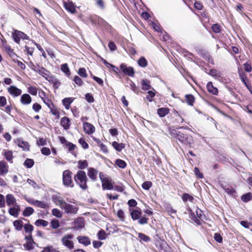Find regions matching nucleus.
Segmentation results:
<instances>
[{
  "label": "nucleus",
  "mask_w": 252,
  "mask_h": 252,
  "mask_svg": "<svg viewBox=\"0 0 252 252\" xmlns=\"http://www.w3.org/2000/svg\"><path fill=\"white\" fill-rule=\"evenodd\" d=\"M73 238V235L72 234H66L63 236L61 241L64 247L69 250H71L74 248V243L72 241Z\"/></svg>",
  "instance_id": "10"
},
{
  "label": "nucleus",
  "mask_w": 252,
  "mask_h": 252,
  "mask_svg": "<svg viewBox=\"0 0 252 252\" xmlns=\"http://www.w3.org/2000/svg\"><path fill=\"white\" fill-rule=\"evenodd\" d=\"M153 185V183L151 181H145L142 184V187L145 190H149Z\"/></svg>",
  "instance_id": "62"
},
{
  "label": "nucleus",
  "mask_w": 252,
  "mask_h": 252,
  "mask_svg": "<svg viewBox=\"0 0 252 252\" xmlns=\"http://www.w3.org/2000/svg\"><path fill=\"white\" fill-rule=\"evenodd\" d=\"M39 74L52 84L54 88H58L61 85V82H59L58 79L55 76L51 74L50 71L44 67L41 68Z\"/></svg>",
  "instance_id": "4"
},
{
  "label": "nucleus",
  "mask_w": 252,
  "mask_h": 252,
  "mask_svg": "<svg viewBox=\"0 0 252 252\" xmlns=\"http://www.w3.org/2000/svg\"><path fill=\"white\" fill-rule=\"evenodd\" d=\"M60 125L64 130H68L71 125V122L69 118L64 116L61 119Z\"/></svg>",
  "instance_id": "17"
},
{
  "label": "nucleus",
  "mask_w": 252,
  "mask_h": 252,
  "mask_svg": "<svg viewBox=\"0 0 252 252\" xmlns=\"http://www.w3.org/2000/svg\"><path fill=\"white\" fill-rule=\"evenodd\" d=\"M209 74L212 76L218 78L220 77L221 73L216 69H211L210 70Z\"/></svg>",
  "instance_id": "50"
},
{
  "label": "nucleus",
  "mask_w": 252,
  "mask_h": 252,
  "mask_svg": "<svg viewBox=\"0 0 252 252\" xmlns=\"http://www.w3.org/2000/svg\"><path fill=\"white\" fill-rule=\"evenodd\" d=\"M129 85L131 90H132L135 93L137 94L139 93V88L136 86L135 84L133 81L130 80Z\"/></svg>",
  "instance_id": "55"
},
{
  "label": "nucleus",
  "mask_w": 252,
  "mask_h": 252,
  "mask_svg": "<svg viewBox=\"0 0 252 252\" xmlns=\"http://www.w3.org/2000/svg\"><path fill=\"white\" fill-rule=\"evenodd\" d=\"M12 37L14 41L18 44H20L21 39L30 40V37L27 34L17 30H14L12 32Z\"/></svg>",
  "instance_id": "9"
},
{
  "label": "nucleus",
  "mask_w": 252,
  "mask_h": 252,
  "mask_svg": "<svg viewBox=\"0 0 252 252\" xmlns=\"http://www.w3.org/2000/svg\"><path fill=\"white\" fill-rule=\"evenodd\" d=\"M141 84L142 89L144 91H148L153 88L151 85L150 80L148 79H143L141 81Z\"/></svg>",
  "instance_id": "30"
},
{
  "label": "nucleus",
  "mask_w": 252,
  "mask_h": 252,
  "mask_svg": "<svg viewBox=\"0 0 252 252\" xmlns=\"http://www.w3.org/2000/svg\"><path fill=\"white\" fill-rule=\"evenodd\" d=\"M170 111V109L167 107H161L157 109V114L159 117L162 118L167 115Z\"/></svg>",
  "instance_id": "28"
},
{
  "label": "nucleus",
  "mask_w": 252,
  "mask_h": 252,
  "mask_svg": "<svg viewBox=\"0 0 252 252\" xmlns=\"http://www.w3.org/2000/svg\"><path fill=\"white\" fill-rule=\"evenodd\" d=\"M241 199L243 202H248L252 200V193L248 192L244 194L241 196Z\"/></svg>",
  "instance_id": "38"
},
{
  "label": "nucleus",
  "mask_w": 252,
  "mask_h": 252,
  "mask_svg": "<svg viewBox=\"0 0 252 252\" xmlns=\"http://www.w3.org/2000/svg\"><path fill=\"white\" fill-rule=\"evenodd\" d=\"M79 143L81 145L82 148L84 149H87L89 148V145L85 141L84 138H80L78 140Z\"/></svg>",
  "instance_id": "59"
},
{
  "label": "nucleus",
  "mask_w": 252,
  "mask_h": 252,
  "mask_svg": "<svg viewBox=\"0 0 252 252\" xmlns=\"http://www.w3.org/2000/svg\"><path fill=\"white\" fill-rule=\"evenodd\" d=\"M8 93L13 97H17L21 95L22 91L15 86H10L7 88Z\"/></svg>",
  "instance_id": "14"
},
{
  "label": "nucleus",
  "mask_w": 252,
  "mask_h": 252,
  "mask_svg": "<svg viewBox=\"0 0 252 252\" xmlns=\"http://www.w3.org/2000/svg\"><path fill=\"white\" fill-rule=\"evenodd\" d=\"M99 176L102 183V188L103 190H111L113 189L112 180L109 177L105 176L102 172L99 173Z\"/></svg>",
  "instance_id": "8"
},
{
  "label": "nucleus",
  "mask_w": 252,
  "mask_h": 252,
  "mask_svg": "<svg viewBox=\"0 0 252 252\" xmlns=\"http://www.w3.org/2000/svg\"><path fill=\"white\" fill-rule=\"evenodd\" d=\"M28 92L32 95H36L37 94V88L33 86H31L28 88Z\"/></svg>",
  "instance_id": "49"
},
{
  "label": "nucleus",
  "mask_w": 252,
  "mask_h": 252,
  "mask_svg": "<svg viewBox=\"0 0 252 252\" xmlns=\"http://www.w3.org/2000/svg\"><path fill=\"white\" fill-rule=\"evenodd\" d=\"M195 98L191 94H187L185 96V102L189 106H193Z\"/></svg>",
  "instance_id": "27"
},
{
  "label": "nucleus",
  "mask_w": 252,
  "mask_h": 252,
  "mask_svg": "<svg viewBox=\"0 0 252 252\" xmlns=\"http://www.w3.org/2000/svg\"><path fill=\"white\" fill-rule=\"evenodd\" d=\"M13 226L15 229L17 231L22 230L24 227L23 222L21 220H15L13 222Z\"/></svg>",
  "instance_id": "34"
},
{
  "label": "nucleus",
  "mask_w": 252,
  "mask_h": 252,
  "mask_svg": "<svg viewBox=\"0 0 252 252\" xmlns=\"http://www.w3.org/2000/svg\"><path fill=\"white\" fill-rule=\"evenodd\" d=\"M72 172L69 170H64L63 173V185L67 188H73L74 186L72 179Z\"/></svg>",
  "instance_id": "7"
},
{
  "label": "nucleus",
  "mask_w": 252,
  "mask_h": 252,
  "mask_svg": "<svg viewBox=\"0 0 252 252\" xmlns=\"http://www.w3.org/2000/svg\"><path fill=\"white\" fill-rule=\"evenodd\" d=\"M34 213V209L31 207H27L23 212V215L24 217H29Z\"/></svg>",
  "instance_id": "43"
},
{
  "label": "nucleus",
  "mask_w": 252,
  "mask_h": 252,
  "mask_svg": "<svg viewBox=\"0 0 252 252\" xmlns=\"http://www.w3.org/2000/svg\"><path fill=\"white\" fill-rule=\"evenodd\" d=\"M18 145L24 151H28L30 150V145L28 142L23 140L22 139H18Z\"/></svg>",
  "instance_id": "24"
},
{
  "label": "nucleus",
  "mask_w": 252,
  "mask_h": 252,
  "mask_svg": "<svg viewBox=\"0 0 252 252\" xmlns=\"http://www.w3.org/2000/svg\"><path fill=\"white\" fill-rule=\"evenodd\" d=\"M165 211L168 214H175L176 213V211L173 208L172 206L170 204H167L164 207Z\"/></svg>",
  "instance_id": "60"
},
{
  "label": "nucleus",
  "mask_w": 252,
  "mask_h": 252,
  "mask_svg": "<svg viewBox=\"0 0 252 252\" xmlns=\"http://www.w3.org/2000/svg\"><path fill=\"white\" fill-rule=\"evenodd\" d=\"M32 110L36 113H38L42 109L41 105L37 102L34 103L32 106Z\"/></svg>",
  "instance_id": "63"
},
{
  "label": "nucleus",
  "mask_w": 252,
  "mask_h": 252,
  "mask_svg": "<svg viewBox=\"0 0 252 252\" xmlns=\"http://www.w3.org/2000/svg\"><path fill=\"white\" fill-rule=\"evenodd\" d=\"M63 5L65 9L71 13H75L76 12L75 5L72 1L64 2Z\"/></svg>",
  "instance_id": "21"
},
{
  "label": "nucleus",
  "mask_w": 252,
  "mask_h": 252,
  "mask_svg": "<svg viewBox=\"0 0 252 252\" xmlns=\"http://www.w3.org/2000/svg\"><path fill=\"white\" fill-rule=\"evenodd\" d=\"M8 166L4 161H1V175L7 173Z\"/></svg>",
  "instance_id": "47"
},
{
  "label": "nucleus",
  "mask_w": 252,
  "mask_h": 252,
  "mask_svg": "<svg viewBox=\"0 0 252 252\" xmlns=\"http://www.w3.org/2000/svg\"><path fill=\"white\" fill-rule=\"evenodd\" d=\"M34 224L38 227L41 226L46 227L49 224V222L48 221L44 220L38 219L35 221Z\"/></svg>",
  "instance_id": "41"
},
{
  "label": "nucleus",
  "mask_w": 252,
  "mask_h": 252,
  "mask_svg": "<svg viewBox=\"0 0 252 252\" xmlns=\"http://www.w3.org/2000/svg\"><path fill=\"white\" fill-rule=\"evenodd\" d=\"M13 206V207L9 209L8 212L10 215L14 217H18L20 211V206L17 204H15Z\"/></svg>",
  "instance_id": "22"
},
{
  "label": "nucleus",
  "mask_w": 252,
  "mask_h": 252,
  "mask_svg": "<svg viewBox=\"0 0 252 252\" xmlns=\"http://www.w3.org/2000/svg\"><path fill=\"white\" fill-rule=\"evenodd\" d=\"M61 70L63 72H64L67 76L70 75V71L68 66V64L66 63L62 64L61 66Z\"/></svg>",
  "instance_id": "44"
},
{
  "label": "nucleus",
  "mask_w": 252,
  "mask_h": 252,
  "mask_svg": "<svg viewBox=\"0 0 252 252\" xmlns=\"http://www.w3.org/2000/svg\"><path fill=\"white\" fill-rule=\"evenodd\" d=\"M59 140L60 142L68 148V150L69 152L71 153V154L74 155L75 157L76 156V154L75 153H73V151L76 148V146L75 144L66 141L65 137L63 136H60L59 137Z\"/></svg>",
  "instance_id": "12"
},
{
  "label": "nucleus",
  "mask_w": 252,
  "mask_h": 252,
  "mask_svg": "<svg viewBox=\"0 0 252 252\" xmlns=\"http://www.w3.org/2000/svg\"><path fill=\"white\" fill-rule=\"evenodd\" d=\"M120 68L125 75L130 77L134 76L135 72L132 67L127 66L125 63H123L120 65Z\"/></svg>",
  "instance_id": "13"
},
{
  "label": "nucleus",
  "mask_w": 252,
  "mask_h": 252,
  "mask_svg": "<svg viewBox=\"0 0 252 252\" xmlns=\"http://www.w3.org/2000/svg\"><path fill=\"white\" fill-rule=\"evenodd\" d=\"M88 166V162L87 160H79L78 162V168L80 169V170H82Z\"/></svg>",
  "instance_id": "39"
},
{
  "label": "nucleus",
  "mask_w": 252,
  "mask_h": 252,
  "mask_svg": "<svg viewBox=\"0 0 252 252\" xmlns=\"http://www.w3.org/2000/svg\"><path fill=\"white\" fill-rule=\"evenodd\" d=\"M201 56L204 60L207 61L208 63H211L212 64H214V61L211 56L208 52H204L201 53Z\"/></svg>",
  "instance_id": "32"
},
{
  "label": "nucleus",
  "mask_w": 252,
  "mask_h": 252,
  "mask_svg": "<svg viewBox=\"0 0 252 252\" xmlns=\"http://www.w3.org/2000/svg\"><path fill=\"white\" fill-rule=\"evenodd\" d=\"M57 202L60 208L63 210L64 213L67 214H76L78 211V207L66 203V202L61 197H57Z\"/></svg>",
  "instance_id": "3"
},
{
  "label": "nucleus",
  "mask_w": 252,
  "mask_h": 252,
  "mask_svg": "<svg viewBox=\"0 0 252 252\" xmlns=\"http://www.w3.org/2000/svg\"><path fill=\"white\" fill-rule=\"evenodd\" d=\"M97 171L93 167H90L88 169L87 175L92 181H95L97 179Z\"/></svg>",
  "instance_id": "20"
},
{
  "label": "nucleus",
  "mask_w": 252,
  "mask_h": 252,
  "mask_svg": "<svg viewBox=\"0 0 252 252\" xmlns=\"http://www.w3.org/2000/svg\"><path fill=\"white\" fill-rule=\"evenodd\" d=\"M77 239L79 243L82 244L85 246H89L91 244V240L87 236H79L77 237Z\"/></svg>",
  "instance_id": "23"
},
{
  "label": "nucleus",
  "mask_w": 252,
  "mask_h": 252,
  "mask_svg": "<svg viewBox=\"0 0 252 252\" xmlns=\"http://www.w3.org/2000/svg\"><path fill=\"white\" fill-rule=\"evenodd\" d=\"M138 65L141 67H145L148 65V62L144 57H141L137 61Z\"/></svg>",
  "instance_id": "42"
},
{
  "label": "nucleus",
  "mask_w": 252,
  "mask_h": 252,
  "mask_svg": "<svg viewBox=\"0 0 252 252\" xmlns=\"http://www.w3.org/2000/svg\"><path fill=\"white\" fill-rule=\"evenodd\" d=\"M52 213L53 215L56 216L57 218H61L62 217L63 214L62 212L57 208H54L52 210Z\"/></svg>",
  "instance_id": "64"
},
{
  "label": "nucleus",
  "mask_w": 252,
  "mask_h": 252,
  "mask_svg": "<svg viewBox=\"0 0 252 252\" xmlns=\"http://www.w3.org/2000/svg\"><path fill=\"white\" fill-rule=\"evenodd\" d=\"M3 154L6 159L10 162V163H12L13 156L12 155V152L11 151H7L6 150H4L3 151Z\"/></svg>",
  "instance_id": "36"
},
{
  "label": "nucleus",
  "mask_w": 252,
  "mask_h": 252,
  "mask_svg": "<svg viewBox=\"0 0 252 252\" xmlns=\"http://www.w3.org/2000/svg\"><path fill=\"white\" fill-rule=\"evenodd\" d=\"M75 98L70 97H65L62 100L63 105L64 106L66 110H68L70 108V104L73 102Z\"/></svg>",
  "instance_id": "25"
},
{
  "label": "nucleus",
  "mask_w": 252,
  "mask_h": 252,
  "mask_svg": "<svg viewBox=\"0 0 252 252\" xmlns=\"http://www.w3.org/2000/svg\"><path fill=\"white\" fill-rule=\"evenodd\" d=\"M25 49L24 50V51L26 53V54L27 55H30L31 56H32L33 55V53L34 50V48L29 47L28 46H25Z\"/></svg>",
  "instance_id": "61"
},
{
  "label": "nucleus",
  "mask_w": 252,
  "mask_h": 252,
  "mask_svg": "<svg viewBox=\"0 0 252 252\" xmlns=\"http://www.w3.org/2000/svg\"><path fill=\"white\" fill-rule=\"evenodd\" d=\"M83 127L85 133L88 135L92 134L95 131L94 126L90 123L84 122Z\"/></svg>",
  "instance_id": "15"
},
{
  "label": "nucleus",
  "mask_w": 252,
  "mask_h": 252,
  "mask_svg": "<svg viewBox=\"0 0 252 252\" xmlns=\"http://www.w3.org/2000/svg\"><path fill=\"white\" fill-rule=\"evenodd\" d=\"M48 108L50 109V113L54 116L57 119L60 118V109L58 108L54 103L50 106Z\"/></svg>",
  "instance_id": "19"
},
{
  "label": "nucleus",
  "mask_w": 252,
  "mask_h": 252,
  "mask_svg": "<svg viewBox=\"0 0 252 252\" xmlns=\"http://www.w3.org/2000/svg\"><path fill=\"white\" fill-rule=\"evenodd\" d=\"M211 29L215 33H219L221 32V27L219 24H214L212 25Z\"/></svg>",
  "instance_id": "48"
},
{
  "label": "nucleus",
  "mask_w": 252,
  "mask_h": 252,
  "mask_svg": "<svg viewBox=\"0 0 252 252\" xmlns=\"http://www.w3.org/2000/svg\"><path fill=\"white\" fill-rule=\"evenodd\" d=\"M28 65L30 68L34 72L38 73L39 74V71H40L41 68H43L44 67L40 66L39 64H35L32 62L30 61Z\"/></svg>",
  "instance_id": "33"
},
{
  "label": "nucleus",
  "mask_w": 252,
  "mask_h": 252,
  "mask_svg": "<svg viewBox=\"0 0 252 252\" xmlns=\"http://www.w3.org/2000/svg\"><path fill=\"white\" fill-rule=\"evenodd\" d=\"M97 236L99 240H103L106 238V233L103 229H101L98 232Z\"/></svg>",
  "instance_id": "51"
},
{
  "label": "nucleus",
  "mask_w": 252,
  "mask_h": 252,
  "mask_svg": "<svg viewBox=\"0 0 252 252\" xmlns=\"http://www.w3.org/2000/svg\"><path fill=\"white\" fill-rule=\"evenodd\" d=\"M112 145L113 147L118 152L122 151L126 147L125 144L123 143H119L116 141L113 142Z\"/></svg>",
  "instance_id": "35"
},
{
  "label": "nucleus",
  "mask_w": 252,
  "mask_h": 252,
  "mask_svg": "<svg viewBox=\"0 0 252 252\" xmlns=\"http://www.w3.org/2000/svg\"><path fill=\"white\" fill-rule=\"evenodd\" d=\"M238 73L239 74V76L242 81V83L245 85V86L247 87L248 90L250 91V92L252 94V86L249 82V80L247 76L246 73L244 72L243 69L240 68H238Z\"/></svg>",
  "instance_id": "11"
},
{
  "label": "nucleus",
  "mask_w": 252,
  "mask_h": 252,
  "mask_svg": "<svg viewBox=\"0 0 252 252\" xmlns=\"http://www.w3.org/2000/svg\"><path fill=\"white\" fill-rule=\"evenodd\" d=\"M115 164L119 168H123V169L125 168L127 165L126 161L121 159H116V160L115 161Z\"/></svg>",
  "instance_id": "46"
},
{
  "label": "nucleus",
  "mask_w": 252,
  "mask_h": 252,
  "mask_svg": "<svg viewBox=\"0 0 252 252\" xmlns=\"http://www.w3.org/2000/svg\"><path fill=\"white\" fill-rule=\"evenodd\" d=\"M1 36L2 37V38H1L2 51L12 59L17 57L16 54L14 52V49L11 48V46L7 43L1 34Z\"/></svg>",
  "instance_id": "6"
},
{
  "label": "nucleus",
  "mask_w": 252,
  "mask_h": 252,
  "mask_svg": "<svg viewBox=\"0 0 252 252\" xmlns=\"http://www.w3.org/2000/svg\"><path fill=\"white\" fill-rule=\"evenodd\" d=\"M138 237L141 240L145 242H148L151 240L150 238L148 236L142 233H139L138 234Z\"/></svg>",
  "instance_id": "58"
},
{
  "label": "nucleus",
  "mask_w": 252,
  "mask_h": 252,
  "mask_svg": "<svg viewBox=\"0 0 252 252\" xmlns=\"http://www.w3.org/2000/svg\"><path fill=\"white\" fill-rule=\"evenodd\" d=\"M28 201L31 205H34L36 207H39L42 209H48L49 207V206L48 205L47 203L41 201L31 199L28 200Z\"/></svg>",
  "instance_id": "16"
},
{
  "label": "nucleus",
  "mask_w": 252,
  "mask_h": 252,
  "mask_svg": "<svg viewBox=\"0 0 252 252\" xmlns=\"http://www.w3.org/2000/svg\"><path fill=\"white\" fill-rule=\"evenodd\" d=\"M32 101V97L28 94H23L20 98V102L23 105H28Z\"/></svg>",
  "instance_id": "18"
},
{
  "label": "nucleus",
  "mask_w": 252,
  "mask_h": 252,
  "mask_svg": "<svg viewBox=\"0 0 252 252\" xmlns=\"http://www.w3.org/2000/svg\"><path fill=\"white\" fill-rule=\"evenodd\" d=\"M156 93L155 90L152 88V90L149 91L147 92V95L146 96V99H148L149 102H152L156 95Z\"/></svg>",
  "instance_id": "37"
},
{
  "label": "nucleus",
  "mask_w": 252,
  "mask_h": 252,
  "mask_svg": "<svg viewBox=\"0 0 252 252\" xmlns=\"http://www.w3.org/2000/svg\"><path fill=\"white\" fill-rule=\"evenodd\" d=\"M51 227L53 229H57L60 226V221L58 220L53 219L51 221Z\"/></svg>",
  "instance_id": "56"
},
{
  "label": "nucleus",
  "mask_w": 252,
  "mask_h": 252,
  "mask_svg": "<svg viewBox=\"0 0 252 252\" xmlns=\"http://www.w3.org/2000/svg\"><path fill=\"white\" fill-rule=\"evenodd\" d=\"M206 88L207 91L211 94L214 95H218V89L214 87L213 85V83L212 82H209L207 85Z\"/></svg>",
  "instance_id": "26"
},
{
  "label": "nucleus",
  "mask_w": 252,
  "mask_h": 252,
  "mask_svg": "<svg viewBox=\"0 0 252 252\" xmlns=\"http://www.w3.org/2000/svg\"><path fill=\"white\" fill-rule=\"evenodd\" d=\"M185 129L191 131L188 126H180L178 128H169V134L171 138L174 139L176 142H180L183 146L193 148L194 145V139L193 137Z\"/></svg>",
  "instance_id": "1"
},
{
  "label": "nucleus",
  "mask_w": 252,
  "mask_h": 252,
  "mask_svg": "<svg viewBox=\"0 0 252 252\" xmlns=\"http://www.w3.org/2000/svg\"><path fill=\"white\" fill-rule=\"evenodd\" d=\"M6 202L7 205L10 206L11 205H14L16 204V200L14 196L11 194H8L6 196Z\"/></svg>",
  "instance_id": "31"
},
{
  "label": "nucleus",
  "mask_w": 252,
  "mask_h": 252,
  "mask_svg": "<svg viewBox=\"0 0 252 252\" xmlns=\"http://www.w3.org/2000/svg\"><path fill=\"white\" fill-rule=\"evenodd\" d=\"M76 184L83 190L88 189L87 182L89 180L86 172L83 170H79L74 176Z\"/></svg>",
  "instance_id": "2"
},
{
  "label": "nucleus",
  "mask_w": 252,
  "mask_h": 252,
  "mask_svg": "<svg viewBox=\"0 0 252 252\" xmlns=\"http://www.w3.org/2000/svg\"><path fill=\"white\" fill-rule=\"evenodd\" d=\"M34 161L32 159L27 158L24 162V165L28 168L32 167L34 164Z\"/></svg>",
  "instance_id": "57"
},
{
  "label": "nucleus",
  "mask_w": 252,
  "mask_h": 252,
  "mask_svg": "<svg viewBox=\"0 0 252 252\" xmlns=\"http://www.w3.org/2000/svg\"><path fill=\"white\" fill-rule=\"evenodd\" d=\"M24 229L26 233L32 234L33 230V226L30 223H26L24 225Z\"/></svg>",
  "instance_id": "45"
},
{
  "label": "nucleus",
  "mask_w": 252,
  "mask_h": 252,
  "mask_svg": "<svg viewBox=\"0 0 252 252\" xmlns=\"http://www.w3.org/2000/svg\"><path fill=\"white\" fill-rule=\"evenodd\" d=\"M79 76H80L82 78H87L88 77V74L86 72V70L84 67L80 68L77 72Z\"/></svg>",
  "instance_id": "52"
},
{
  "label": "nucleus",
  "mask_w": 252,
  "mask_h": 252,
  "mask_svg": "<svg viewBox=\"0 0 252 252\" xmlns=\"http://www.w3.org/2000/svg\"><path fill=\"white\" fill-rule=\"evenodd\" d=\"M182 199L184 202H186L188 200L190 202H193L194 197L189 193H184L182 195Z\"/></svg>",
  "instance_id": "40"
},
{
  "label": "nucleus",
  "mask_w": 252,
  "mask_h": 252,
  "mask_svg": "<svg viewBox=\"0 0 252 252\" xmlns=\"http://www.w3.org/2000/svg\"><path fill=\"white\" fill-rule=\"evenodd\" d=\"M138 209H134L131 208L129 209V211L131 219L133 220H138V223L140 224L143 225L147 224L148 222L149 218L146 217V216H144L141 217L142 212L140 208Z\"/></svg>",
  "instance_id": "5"
},
{
  "label": "nucleus",
  "mask_w": 252,
  "mask_h": 252,
  "mask_svg": "<svg viewBox=\"0 0 252 252\" xmlns=\"http://www.w3.org/2000/svg\"><path fill=\"white\" fill-rule=\"evenodd\" d=\"M41 252H60L59 250L55 249L52 246H48L43 248Z\"/></svg>",
  "instance_id": "54"
},
{
  "label": "nucleus",
  "mask_w": 252,
  "mask_h": 252,
  "mask_svg": "<svg viewBox=\"0 0 252 252\" xmlns=\"http://www.w3.org/2000/svg\"><path fill=\"white\" fill-rule=\"evenodd\" d=\"M174 118L175 119L172 121V123L173 124L180 125L182 124L185 121L184 119L181 116V115Z\"/></svg>",
  "instance_id": "53"
},
{
  "label": "nucleus",
  "mask_w": 252,
  "mask_h": 252,
  "mask_svg": "<svg viewBox=\"0 0 252 252\" xmlns=\"http://www.w3.org/2000/svg\"><path fill=\"white\" fill-rule=\"evenodd\" d=\"M189 218L197 225L201 224L200 220L197 218L194 213L191 209L189 210Z\"/></svg>",
  "instance_id": "29"
}]
</instances>
